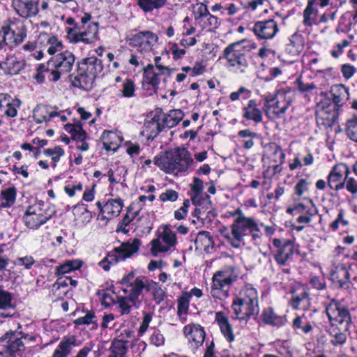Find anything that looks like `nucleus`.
<instances>
[{
  "instance_id": "19",
  "label": "nucleus",
  "mask_w": 357,
  "mask_h": 357,
  "mask_svg": "<svg viewBox=\"0 0 357 357\" xmlns=\"http://www.w3.org/2000/svg\"><path fill=\"white\" fill-rule=\"evenodd\" d=\"M54 68L61 69L63 72L67 73L70 72L75 62L73 54L69 51H65L58 54L54 58Z\"/></svg>"
},
{
  "instance_id": "3",
  "label": "nucleus",
  "mask_w": 357,
  "mask_h": 357,
  "mask_svg": "<svg viewBox=\"0 0 357 357\" xmlns=\"http://www.w3.org/2000/svg\"><path fill=\"white\" fill-rule=\"evenodd\" d=\"M118 283L126 286L122 290L124 294L130 295L132 305L137 307L140 303L139 296L143 290L151 291L155 289L156 287L155 282L149 280L146 277L142 275L136 276V273L134 271L124 275Z\"/></svg>"
},
{
  "instance_id": "44",
  "label": "nucleus",
  "mask_w": 357,
  "mask_h": 357,
  "mask_svg": "<svg viewBox=\"0 0 357 357\" xmlns=\"http://www.w3.org/2000/svg\"><path fill=\"white\" fill-rule=\"evenodd\" d=\"M0 36L3 39V43H8L10 46L15 45V31L12 30L10 26H2Z\"/></svg>"
},
{
  "instance_id": "64",
  "label": "nucleus",
  "mask_w": 357,
  "mask_h": 357,
  "mask_svg": "<svg viewBox=\"0 0 357 357\" xmlns=\"http://www.w3.org/2000/svg\"><path fill=\"white\" fill-rule=\"evenodd\" d=\"M151 342L156 345L160 346L164 343L165 338L158 331H155L151 336Z\"/></svg>"
},
{
  "instance_id": "17",
  "label": "nucleus",
  "mask_w": 357,
  "mask_h": 357,
  "mask_svg": "<svg viewBox=\"0 0 357 357\" xmlns=\"http://www.w3.org/2000/svg\"><path fill=\"white\" fill-rule=\"evenodd\" d=\"M31 208L32 207L29 206L23 217L24 222L28 228L37 229L51 218V215L46 216L41 213H37L35 211H32Z\"/></svg>"
},
{
  "instance_id": "13",
  "label": "nucleus",
  "mask_w": 357,
  "mask_h": 357,
  "mask_svg": "<svg viewBox=\"0 0 357 357\" xmlns=\"http://www.w3.org/2000/svg\"><path fill=\"white\" fill-rule=\"evenodd\" d=\"M255 34L260 39H271L278 31V26L274 20L257 22L252 29Z\"/></svg>"
},
{
  "instance_id": "7",
  "label": "nucleus",
  "mask_w": 357,
  "mask_h": 357,
  "mask_svg": "<svg viewBox=\"0 0 357 357\" xmlns=\"http://www.w3.org/2000/svg\"><path fill=\"white\" fill-rule=\"evenodd\" d=\"M234 268L231 266L214 273L211 289V294L213 297L220 298V291H224L225 288H229L234 280Z\"/></svg>"
},
{
  "instance_id": "41",
  "label": "nucleus",
  "mask_w": 357,
  "mask_h": 357,
  "mask_svg": "<svg viewBox=\"0 0 357 357\" xmlns=\"http://www.w3.org/2000/svg\"><path fill=\"white\" fill-rule=\"evenodd\" d=\"M192 204L196 206L201 207L204 210H208L211 208V201L207 194H203L202 196H191Z\"/></svg>"
},
{
  "instance_id": "58",
  "label": "nucleus",
  "mask_w": 357,
  "mask_h": 357,
  "mask_svg": "<svg viewBox=\"0 0 357 357\" xmlns=\"http://www.w3.org/2000/svg\"><path fill=\"white\" fill-rule=\"evenodd\" d=\"M344 182V185L349 192L352 194L357 193V183L353 178L348 177V174H346Z\"/></svg>"
},
{
  "instance_id": "50",
  "label": "nucleus",
  "mask_w": 357,
  "mask_h": 357,
  "mask_svg": "<svg viewBox=\"0 0 357 357\" xmlns=\"http://www.w3.org/2000/svg\"><path fill=\"white\" fill-rule=\"evenodd\" d=\"M190 187L192 191V196H202V195L204 194L203 192V181L200 178L195 177L193 183L190 185Z\"/></svg>"
},
{
  "instance_id": "26",
  "label": "nucleus",
  "mask_w": 357,
  "mask_h": 357,
  "mask_svg": "<svg viewBox=\"0 0 357 357\" xmlns=\"http://www.w3.org/2000/svg\"><path fill=\"white\" fill-rule=\"evenodd\" d=\"M159 75L160 73L156 71L153 65L149 64L144 70V83H146L153 86L155 93L157 92L158 84L160 83ZM144 85V84H143Z\"/></svg>"
},
{
  "instance_id": "18",
  "label": "nucleus",
  "mask_w": 357,
  "mask_h": 357,
  "mask_svg": "<svg viewBox=\"0 0 357 357\" xmlns=\"http://www.w3.org/2000/svg\"><path fill=\"white\" fill-rule=\"evenodd\" d=\"M183 332L188 340L194 342L197 347L202 345L205 339V331L199 324H188L184 327Z\"/></svg>"
},
{
  "instance_id": "56",
  "label": "nucleus",
  "mask_w": 357,
  "mask_h": 357,
  "mask_svg": "<svg viewBox=\"0 0 357 357\" xmlns=\"http://www.w3.org/2000/svg\"><path fill=\"white\" fill-rule=\"evenodd\" d=\"M161 61L160 56H155L154 59L155 61V70L158 72H159L160 74L164 75L165 73H167L169 76L171 75V73L174 70H175L174 68L170 69L165 66H162L160 63V61Z\"/></svg>"
},
{
  "instance_id": "35",
  "label": "nucleus",
  "mask_w": 357,
  "mask_h": 357,
  "mask_svg": "<svg viewBox=\"0 0 357 357\" xmlns=\"http://www.w3.org/2000/svg\"><path fill=\"white\" fill-rule=\"evenodd\" d=\"M68 38L71 42H84L86 44L89 43L87 38L88 32L86 31H77V28H66Z\"/></svg>"
},
{
  "instance_id": "14",
  "label": "nucleus",
  "mask_w": 357,
  "mask_h": 357,
  "mask_svg": "<svg viewBox=\"0 0 357 357\" xmlns=\"http://www.w3.org/2000/svg\"><path fill=\"white\" fill-rule=\"evenodd\" d=\"M287 107L286 103L281 105L280 102L275 97L271 99L266 98L264 110L268 119H274L280 118L282 114L286 112Z\"/></svg>"
},
{
  "instance_id": "63",
  "label": "nucleus",
  "mask_w": 357,
  "mask_h": 357,
  "mask_svg": "<svg viewBox=\"0 0 357 357\" xmlns=\"http://www.w3.org/2000/svg\"><path fill=\"white\" fill-rule=\"evenodd\" d=\"M341 71L343 76L349 79L353 76L355 73V68L352 66L344 64L342 66Z\"/></svg>"
},
{
  "instance_id": "20",
  "label": "nucleus",
  "mask_w": 357,
  "mask_h": 357,
  "mask_svg": "<svg viewBox=\"0 0 357 357\" xmlns=\"http://www.w3.org/2000/svg\"><path fill=\"white\" fill-rule=\"evenodd\" d=\"M330 93L331 94V101L342 109L349 99L348 89L342 84H336L331 86Z\"/></svg>"
},
{
  "instance_id": "42",
  "label": "nucleus",
  "mask_w": 357,
  "mask_h": 357,
  "mask_svg": "<svg viewBox=\"0 0 357 357\" xmlns=\"http://www.w3.org/2000/svg\"><path fill=\"white\" fill-rule=\"evenodd\" d=\"M68 277H59L56 282L53 284V294L60 296L61 294L65 295L67 292L66 287H68Z\"/></svg>"
},
{
  "instance_id": "24",
  "label": "nucleus",
  "mask_w": 357,
  "mask_h": 357,
  "mask_svg": "<svg viewBox=\"0 0 357 357\" xmlns=\"http://www.w3.org/2000/svg\"><path fill=\"white\" fill-rule=\"evenodd\" d=\"M215 321L218 322L221 333L231 342L234 340V335L232 331V327L229 323L228 318L222 312H218L215 314Z\"/></svg>"
},
{
  "instance_id": "16",
  "label": "nucleus",
  "mask_w": 357,
  "mask_h": 357,
  "mask_svg": "<svg viewBox=\"0 0 357 357\" xmlns=\"http://www.w3.org/2000/svg\"><path fill=\"white\" fill-rule=\"evenodd\" d=\"M344 172L349 174L346 165H336L333 168L328 176V185L331 189L339 190L344 187V182L342 181Z\"/></svg>"
},
{
  "instance_id": "25",
  "label": "nucleus",
  "mask_w": 357,
  "mask_h": 357,
  "mask_svg": "<svg viewBox=\"0 0 357 357\" xmlns=\"http://www.w3.org/2000/svg\"><path fill=\"white\" fill-rule=\"evenodd\" d=\"M331 280L339 284L340 288H344L349 280V273L345 266H336L331 271Z\"/></svg>"
},
{
  "instance_id": "36",
  "label": "nucleus",
  "mask_w": 357,
  "mask_h": 357,
  "mask_svg": "<svg viewBox=\"0 0 357 357\" xmlns=\"http://www.w3.org/2000/svg\"><path fill=\"white\" fill-rule=\"evenodd\" d=\"M82 261L80 260L67 261L63 264L57 267L56 274L58 275H63L71 271L79 269L82 266Z\"/></svg>"
},
{
  "instance_id": "57",
  "label": "nucleus",
  "mask_w": 357,
  "mask_h": 357,
  "mask_svg": "<svg viewBox=\"0 0 357 357\" xmlns=\"http://www.w3.org/2000/svg\"><path fill=\"white\" fill-rule=\"evenodd\" d=\"M178 198V193L174 190H167L165 192L160 195V199L162 202L171 201L174 202Z\"/></svg>"
},
{
  "instance_id": "1",
  "label": "nucleus",
  "mask_w": 357,
  "mask_h": 357,
  "mask_svg": "<svg viewBox=\"0 0 357 357\" xmlns=\"http://www.w3.org/2000/svg\"><path fill=\"white\" fill-rule=\"evenodd\" d=\"M193 162L190 153L185 148H176L154 158L153 162L160 169L167 173L186 171Z\"/></svg>"
},
{
  "instance_id": "29",
  "label": "nucleus",
  "mask_w": 357,
  "mask_h": 357,
  "mask_svg": "<svg viewBox=\"0 0 357 357\" xmlns=\"http://www.w3.org/2000/svg\"><path fill=\"white\" fill-rule=\"evenodd\" d=\"M262 320L264 323L274 326H283L286 322V319L283 317L278 316L273 312L271 308L264 310L262 314Z\"/></svg>"
},
{
  "instance_id": "52",
  "label": "nucleus",
  "mask_w": 357,
  "mask_h": 357,
  "mask_svg": "<svg viewBox=\"0 0 357 357\" xmlns=\"http://www.w3.org/2000/svg\"><path fill=\"white\" fill-rule=\"evenodd\" d=\"M197 10L194 11V15L195 20H199L200 18L208 16L210 13L207 8L206 5L204 3H197Z\"/></svg>"
},
{
  "instance_id": "51",
  "label": "nucleus",
  "mask_w": 357,
  "mask_h": 357,
  "mask_svg": "<svg viewBox=\"0 0 357 357\" xmlns=\"http://www.w3.org/2000/svg\"><path fill=\"white\" fill-rule=\"evenodd\" d=\"M123 95L125 97H132L135 93V84L132 80L127 79L123 86Z\"/></svg>"
},
{
  "instance_id": "23",
  "label": "nucleus",
  "mask_w": 357,
  "mask_h": 357,
  "mask_svg": "<svg viewBox=\"0 0 357 357\" xmlns=\"http://www.w3.org/2000/svg\"><path fill=\"white\" fill-rule=\"evenodd\" d=\"M195 244L196 250H203L206 252H210L213 248L214 241L208 231H202L197 234Z\"/></svg>"
},
{
  "instance_id": "54",
  "label": "nucleus",
  "mask_w": 357,
  "mask_h": 357,
  "mask_svg": "<svg viewBox=\"0 0 357 357\" xmlns=\"http://www.w3.org/2000/svg\"><path fill=\"white\" fill-rule=\"evenodd\" d=\"M110 135L115 136V135L110 131L105 130L102 132V136H101V138L102 140V144H103L104 148L107 151L112 150V151H115L118 146H116L115 144H114L112 142L109 143L108 142L106 141V139L109 138V137Z\"/></svg>"
},
{
  "instance_id": "46",
  "label": "nucleus",
  "mask_w": 357,
  "mask_h": 357,
  "mask_svg": "<svg viewBox=\"0 0 357 357\" xmlns=\"http://www.w3.org/2000/svg\"><path fill=\"white\" fill-rule=\"evenodd\" d=\"M116 303L122 311V314H128L130 312L131 303L130 300V295L127 294L126 296H116Z\"/></svg>"
},
{
  "instance_id": "48",
  "label": "nucleus",
  "mask_w": 357,
  "mask_h": 357,
  "mask_svg": "<svg viewBox=\"0 0 357 357\" xmlns=\"http://www.w3.org/2000/svg\"><path fill=\"white\" fill-rule=\"evenodd\" d=\"M189 307V296L183 295L178 299V310L177 313L179 316L186 314Z\"/></svg>"
},
{
  "instance_id": "11",
  "label": "nucleus",
  "mask_w": 357,
  "mask_h": 357,
  "mask_svg": "<svg viewBox=\"0 0 357 357\" xmlns=\"http://www.w3.org/2000/svg\"><path fill=\"white\" fill-rule=\"evenodd\" d=\"M321 95L324 96V98L317 105V113L323 119H326L331 122L335 121L342 109L331 101V98L326 97V93L321 92Z\"/></svg>"
},
{
  "instance_id": "61",
  "label": "nucleus",
  "mask_w": 357,
  "mask_h": 357,
  "mask_svg": "<svg viewBox=\"0 0 357 357\" xmlns=\"http://www.w3.org/2000/svg\"><path fill=\"white\" fill-rule=\"evenodd\" d=\"M34 263L35 260L31 256L18 258L17 262L18 265L24 266L26 269H29Z\"/></svg>"
},
{
  "instance_id": "53",
  "label": "nucleus",
  "mask_w": 357,
  "mask_h": 357,
  "mask_svg": "<svg viewBox=\"0 0 357 357\" xmlns=\"http://www.w3.org/2000/svg\"><path fill=\"white\" fill-rule=\"evenodd\" d=\"M1 195L3 198L6 200L7 205L10 206L15 202L16 196V189L13 187L2 191Z\"/></svg>"
},
{
  "instance_id": "15",
  "label": "nucleus",
  "mask_w": 357,
  "mask_h": 357,
  "mask_svg": "<svg viewBox=\"0 0 357 357\" xmlns=\"http://www.w3.org/2000/svg\"><path fill=\"white\" fill-rule=\"evenodd\" d=\"M22 338V337H15V332L10 331L6 333L4 335L0 338V340L3 341L8 339L7 350L6 351L9 352L15 357L16 355L22 356L25 349V346Z\"/></svg>"
},
{
  "instance_id": "5",
  "label": "nucleus",
  "mask_w": 357,
  "mask_h": 357,
  "mask_svg": "<svg viewBox=\"0 0 357 357\" xmlns=\"http://www.w3.org/2000/svg\"><path fill=\"white\" fill-rule=\"evenodd\" d=\"M256 229V221L248 217L237 218L234 223L231 225V236L226 234L225 236L232 247L238 248L241 243L243 241V238L247 235V231L249 232L251 229Z\"/></svg>"
},
{
  "instance_id": "47",
  "label": "nucleus",
  "mask_w": 357,
  "mask_h": 357,
  "mask_svg": "<svg viewBox=\"0 0 357 357\" xmlns=\"http://www.w3.org/2000/svg\"><path fill=\"white\" fill-rule=\"evenodd\" d=\"M47 43L50 47L47 50V52L52 55L58 51H61L63 49V44L61 41H59L56 36H51L48 38Z\"/></svg>"
},
{
  "instance_id": "22",
  "label": "nucleus",
  "mask_w": 357,
  "mask_h": 357,
  "mask_svg": "<svg viewBox=\"0 0 357 357\" xmlns=\"http://www.w3.org/2000/svg\"><path fill=\"white\" fill-rule=\"evenodd\" d=\"M163 130L159 115H154L151 120L145 121L142 132L146 133L148 138H154Z\"/></svg>"
},
{
  "instance_id": "6",
  "label": "nucleus",
  "mask_w": 357,
  "mask_h": 357,
  "mask_svg": "<svg viewBox=\"0 0 357 357\" xmlns=\"http://www.w3.org/2000/svg\"><path fill=\"white\" fill-rule=\"evenodd\" d=\"M326 312L331 321V326H333L336 322L340 324L345 323V331L349 330L352 323L350 312L348 308L341 305L337 300H331L326 308Z\"/></svg>"
},
{
  "instance_id": "12",
  "label": "nucleus",
  "mask_w": 357,
  "mask_h": 357,
  "mask_svg": "<svg viewBox=\"0 0 357 357\" xmlns=\"http://www.w3.org/2000/svg\"><path fill=\"white\" fill-rule=\"evenodd\" d=\"M38 3L39 0H13L15 12L24 18L36 16L39 11Z\"/></svg>"
},
{
  "instance_id": "32",
  "label": "nucleus",
  "mask_w": 357,
  "mask_h": 357,
  "mask_svg": "<svg viewBox=\"0 0 357 357\" xmlns=\"http://www.w3.org/2000/svg\"><path fill=\"white\" fill-rule=\"evenodd\" d=\"M127 341L114 340L111 347L109 357H125L128 351Z\"/></svg>"
},
{
  "instance_id": "34",
  "label": "nucleus",
  "mask_w": 357,
  "mask_h": 357,
  "mask_svg": "<svg viewBox=\"0 0 357 357\" xmlns=\"http://www.w3.org/2000/svg\"><path fill=\"white\" fill-rule=\"evenodd\" d=\"M166 3L167 0H137V5L146 13L162 8Z\"/></svg>"
},
{
  "instance_id": "31",
  "label": "nucleus",
  "mask_w": 357,
  "mask_h": 357,
  "mask_svg": "<svg viewBox=\"0 0 357 357\" xmlns=\"http://www.w3.org/2000/svg\"><path fill=\"white\" fill-rule=\"evenodd\" d=\"M123 201L121 199L109 200L104 206V212L111 217L118 216L123 208Z\"/></svg>"
},
{
  "instance_id": "60",
  "label": "nucleus",
  "mask_w": 357,
  "mask_h": 357,
  "mask_svg": "<svg viewBox=\"0 0 357 357\" xmlns=\"http://www.w3.org/2000/svg\"><path fill=\"white\" fill-rule=\"evenodd\" d=\"M297 83L298 90L302 92H309L317 88L314 83H305L301 79H298Z\"/></svg>"
},
{
  "instance_id": "59",
  "label": "nucleus",
  "mask_w": 357,
  "mask_h": 357,
  "mask_svg": "<svg viewBox=\"0 0 357 357\" xmlns=\"http://www.w3.org/2000/svg\"><path fill=\"white\" fill-rule=\"evenodd\" d=\"M144 37V31H141L137 34L133 35L132 37H130L128 41V45L132 47H138L139 50L140 48V42L143 39Z\"/></svg>"
},
{
  "instance_id": "9",
  "label": "nucleus",
  "mask_w": 357,
  "mask_h": 357,
  "mask_svg": "<svg viewBox=\"0 0 357 357\" xmlns=\"http://www.w3.org/2000/svg\"><path fill=\"white\" fill-rule=\"evenodd\" d=\"M151 243V253L156 256L158 252H167L176 243V234L167 226H165L163 231L158 238L153 239Z\"/></svg>"
},
{
  "instance_id": "40",
  "label": "nucleus",
  "mask_w": 357,
  "mask_h": 357,
  "mask_svg": "<svg viewBox=\"0 0 357 357\" xmlns=\"http://www.w3.org/2000/svg\"><path fill=\"white\" fill-rule=\"evenodd\" d=\"M1 68H6L10 74H16L21 69L20 63L15 58H6V61L0 63Z\"/></svg>"
},
{
  "instance_id": "27",
  "label": "nucleus",
  "mask_w": 357,
  "mask_h": 357,
  "mask_svg": "<svg viewBox=\"0 0 357 357\" xmlns=\"http://www.w3.org/2000/svg\"><path fill=\"white\" fill-rule=\"evenodd\" d=\"M183 114L181 109L171 110L163 118L161 124L163 130L165 128H172L177 125L183 119Z\"/></svg>"
},
{
  "instance_id": "37",
  "label": "nucleus",
  "mask_w": 357,
  "mask_h": 357,
  "mask_svg": "<svg viewBox=\"0 0 357 357\" xmlns=\"http://www.w3.org/2000/svg\"><path fill=\"white\" fill-rule=\"evenodd\" d=\"M301 304L303 305V308L310 304L309 294L305 289H303L299 294L294 296L291 298V306L294 309H299Z\"/></svg>"
},
{
  "instance_id": "33",
  "label": "nucleus",
  "mask_w": 357,
  "mask_h": 357,
  "mask_svg": "<svg viewBox=\"0 0 357 357\" xmlns=\"http://www.w3.org/2000/svg\"><path fill=\"white\" fill-rule=\"evenodd\" d=\"M140 42V52H148L151 50V47L158 41V36L151 31H144V37Z\"/></svg>"
},
{
  "instance_id": "55",
  "label": "nucleus",
  "mask_w": 357,
  "mask_h": 357,
  "mask_svg": "<svg viewBox=\"0 0 357 357\" xmlns=\"http://www.w3.org/2000/svg\"><path fill=\"white\" fill-rule=\"evenodd\" d=\"M344 210L340 209L337 218L331 224L330 227L333 231H336L338 229L340 223L343 226H347L349 224L348 221L344 219Z\"/></svg>"
},
{
  "instance_id": "39",
  "label": "nucleus",
  "mask_w": 357,
  "mask_h": 357,
  "mask_svg": "<svg viewBox=\"0 0 357 357\" xmlns=\"http://www.w3.org/2000/svg\"><path fill=\"white\" fill-rule=\"evenodd\" d=\"M317 14L318 10L316 8L307 6L303 11V24L311 26L313 24H315Z\"/></svg>"
},
{
  "instance_id": "8",
  "label": "nucleus",
  "mask_w": 357,
  "mask_h": 357,
  "mask_svg": "<svg viewBox=\"0 0 357 357\" xmlns=\"http://www.w3.org/2000/svg\"><path fill=\"white\" fill-rule=\"evenodd\" d=\"M245 42L242 40L229 45L224 50V57L229 63L230 66H238L241 72L248 66L245 54L242 50L241 44Z\"/></svg>"
},
{
  "instance_id": "38",
  "label": "nucleus",
  "mask_w": 357,
  "mask_h": 357,
  "mask_svg": "<svg viewBox=\"0 0 357 357\" xmlns=\"http://www.w3.org/2000/svg\"><path fill=\"white\" fill-rule=\"evenodd\" d=\"M328 335L333 337L331 344L333 346H338L344 344L347 341V335L341 332L337 328H331L326 331Z\"/></svg>"
},
{
  "instance_id": "45",
  "label": "nucleus",
  "mask_w": 357,
  "mask_h": 357,
  "mask_svg": "<svg viewBox=\"0 0 357 357\" xmlns=\"http://www.w3.org/2000/svg\"><path fill=\"white\" fill-rule=\"evenodd\" d=\"M72 344L73 342L68 340L61 341L58 349L54 351L53 357H66L70 352Z\"/></svg>"
},
{
  "instance_id": "43",
  "label": "nucleus",
  "mask_w": 357,
  "mask_h": 357,
  "mask_svg": "<svg viewBox=\"0 0 357 357\" xmlns=\"http://www.w3.org/2000/svg\"><path fill=\"white\" fill-rule=\"evenodd\" d=\"M346 132L348 137L357 142V116H353L347 121Z\"/></svg>"
},
{
  "instance_id": "10",
  "label": "nucleus",
  "mask_w": 357,
  "mask_h": 357,
  "mask_svg": "<svg viewBox=\"0 0 357 357\" xmlns=\"http://www.w3.org/2000/svg\"><path fill=\"white\" fill-rule=\"evenodd\" d=\"M273 245L277 248L274 254V259L279 265H285L294 251V243L287 239L274 238Z\"/></svg>"
},
{
  "instance_id": "49",
  "label": "nucleus",
  "mask_w": 357,
  "mask_h": 357,
  "mask_svg": "<svg viewBox=\"0 0 357 357\" xmlns=\"http://www.w3.org/2000/svg\"><path fill=\"white\" fill-rule=\"evenodd\" d=\"M11 306V295L8 291L0 288V309H5Z\"/></svg>"
},
{
  "instance_id": "30",
  "label": "nucleus",
  "mask_w": 357,
  "mask_h": 357,
  "mask_svg": "<svg viewBox=\"0 0 357 357\" xmlns=\"http://www.w3.org/2000/svg\"><path fill=\"white\" fill-rule=\"evenodd\" d=\"M64 128L67 132L71 134L72 139L74 140L82 142L86 137V132L83 130L80 122L74 125L66 124Z\"/></svg>"
},
{
  "instance_id": "62",
  "label": "nucleus",
  "mask_w": 357,
  "mask_h": 357,
  "mask_svg": "<svg viewBox=\"0 0 357 357\" xmlns=\"http://www.w3.org/2000/svg\"><path fill=\"white\" fill-rule=\"evenodd\" d=\"M98 294L100 296V299L102 305L109 306L111 303L114 302V298L109 294L105 292L98 291Z\"/></svg>"
},
{
  "instance_id": "28",
  "label": "nucleus",
  "mask_w": 357,
  "mask_h": 357,
  "mask_svg": "<svg viewBox=\"0 0 357 357\" xmlns=\"http://www.w3.org/2000/svg\"><path fill=\"white\" fill-rule=\"evenodd\" d=\"M243 117L253 120L256 123H259L262 121V113L257 107V103L255 100H250L247 107L244 108Z\"/></svg>"
},
{
  "instance_id": "21",
  "label": "nucleus",
  "mask_w": 357,
  "mask_h": 357,
  "mask_svg": "<svg viewBox=\"0 0 357 357\" xmlns=\"http://www.w3.org/2000/svg\"><path fill=\"white\" fill-rule=\"evenodd\" d=\"M88 60L89 58H85L81 63H77V75L75 77V79L73 82L75 86L86 89V86L88 85Z\"/></svg>"
},
{
  "instance_id": "4",
  "label": "nucleus",
  "mask_w": 357,
  "mask_h": 357,
  "mask_svg": "<svg viewBox=\"0 0 357 357\" xmlns=\"http://www.w3.org/2000/svg\"><path fill=\"white\" fill-rule=\"evenodd\" d=\"M139 245L140 240L138 238H135L132 243H123L119 247L115 248L111 251L100 264L104 270L108 271L109 269V264H116L119 261L130 257L138 251Z\"/></svg>"
},
{
  "instance_id": "2",
  "label": "nucleus",
  "mask_w": 357,
  "mask_h": 357,
  "mask_svg": "<svg viewBox=\"0 0 357 357\" xmlns=\"http://www.w3.org/2000/svg\"><path fill=\"white\" fill-rule=\"evenodd\" d=\"M232 309L236 319L247 321L251 317L255 318L259 313L258 294L252 287H245L242 298L233 301Z\"/></svg>"
}]
</instances>
